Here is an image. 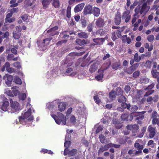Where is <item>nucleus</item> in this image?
I'll return each instance as SVG.
<instances>
[{
  "label": "nucleus",
  "instance_id": "43",
  "mask_svg": "<svg viewBox=\"0 0 159 159\" xmlns=\"http://www.w3.org/2000/svg\"><path fill=\"white\" fill-rule=\"evenodd\" d=\"M110 98L113 100L116 98L115 92L114 91H112L109 93Z\"/></svg>",
  "mask_w": 159,
  "mask_h": 159
},
{
  "label": "nucleus",
  "instance_id": "38",
  "mask_svg": "<svg viewBox=\"0 0 159 159\" xmlns=\"http://www.w3.org/2000/svg\"><path fill=\"white\" fill-rule=\"evenodd\" d=\"M16 0H11L10 2V3L11 4L10 7H15L18 6V4L16 3Z\"/></svg>",
  "mask_w": 159,
  "mask_h": 159
},
{
  "label": "nucleus",
  "instance_id": "19",
  "mask_svg": "<svg viewBox=\"0 0 159 159\" xmlns=\"http://www.w3.org/2000/svg\"><path fill=\"white\" fill-rule=\"evenodd\" d=\"M18 57H14V55L12 54H8L7 57V59L9 61H16L18 60Z\"/></svg>",
  "mask_w": 159,
  "mask_h": 159
},
{
  "label": "nucleus",
  "instance_id": "49",
  "mask_svg": "<svg viewBox=\"0 0 159 159\" xmlns=\"http://www.w3.org/2000/svg\"><path fill=\"white\" fill-rule=\"evenodd\" d=\"M151 66V62L149 60H147L144 64V66L145 67L148 68H150Z\"/></svg>",
  "mask_w": 159,
  "mask_h": 159
},
{
  "label": "nucleus",
  "instance_id": "32",
  "mask_svg": "<svg viewBox=\"0 0 159 159\" xmlns=\"http://www.w3.org/2000/svg\"><path fill=\"white\" fill-rule=\"evenodd\" d=\"M78 36L82 38H87L88 37L87 34L85 32H82L78 34Z\"/></svg>",
  "mask_w": 159,
  "mask_h": 159
},
{
  "label": "nucleus",
  "instance_id": "47",
  "mask_svg": "<svg viewBox=\"0 0 159 159\" xmlns=\"http://www.w3.org/2000/svg\"><path fill=\"white\" fill-rule=\"evenodd\" d=\"M99 138L101 143H105L106 138L103 135H99Z\"/></svg>",
  "mask_w": 159,
  "mask_h": 159
},
{
  "label": "nucleus",
  "instance_id": "18",
  "mask_svg": "<svg viewBox=\"0 0 159 159\" xmlns=\"http://www.w3.org/2000/svg\"><path fill=\"white\" fill-rule=\"evenodd\" d=\"M110 143L107 144L104 146H101L99 150V152L101 153L105 151H106L110 148Z\"/></svg>",
  "mask_w": 159,
  "mask_h": 159
},
{
  "label": "nucleus",
  "instance_id": "8",
  "mask_svg": "<svg viewBox=\"0 0 159 159\" xmlns=\"http://www.w3.org/2000/svg\"><path fill=\"white\" fill-rule=\"evenodd\" d=\"M3 78L5 80V84L8 86H11L13 80V76L8 74H6L3 76Z\"/></svg>",
  "mask_w": 159,
  "mask_h": 159
},
{
  "label": "nucleus",
  "instance_id": "26",
  "mask_svg": "<svg viewBox=\"0 0 159 159\" xmlns=\"http://www.w3.org/2000/svg\"><path fill=\"white\" fill-rule=\"evenodd\" d=\"M24 90L25 91H23V92H24L25 91L26 93H22L19 95V99L20 100H21L22 101L24 100L26 97V93L27 94V91H26L25 88Z\"/></svg>",
  "mask_w": 159,
  "mask_h": 159
},
{
  "label": "nucleus",
  "instance_id": "20",
  "mask_svg": "<svg viewBox=\"0 0 159 159\" xmlns=\"http://www.w3.org/2000/svg\"><path fill=\"white\" fill-rule=\"evenodd\" d=\"M113 123L116 125V127L117 129H120L122 127V125L120 121L118 120L115 119L112 120Z\"/></svg>",
  "mask_w": 159,
  "mask_h": 159
},
{
  "label": "nucleus",
  "instance_id": "51",
  "mask_svg": "<svg viewBox=\"0 0 159 159\" xmlns=\"http://www.w3.org/2000/svg\"><path fill=\"white\" fill-rule=\"evenodd\" d=\"M84 40H81L80 39H77L76 40V43L80 46H82L84 45Z\"/></svg>",
  "mask_w": 159,
  "mask_h": 159
},
{
  "label": "nucleus",
  "instance_id": "6",
  "mask_svg": "<svg viewBox=\"0 0 159 159\" xmlns=\"http://www.w3.org/2000/svg\"><path fill=\"white\" fill-rule=\"evenodd\" d=\"M11 103V110L8 109V112L13 113L15 111H17L20 109L19 103L17 102L13 101L11 99H10Z\"/></svg>",
  "mask_w": 159,
  "mask_h": 159
},
{
  "label": "nucleus",
  "instance_id": "37",
  "mask_svg": "<svg viewBox=\"0 0 159 159\" xmlns=\"http://www.w3.org/2000/svg\"><path fill=\"white\" fill-rule=\"evenodd\" d=\"M52 5L55 8L58 7L60 6L59 0H53Z\"/></svg>",
  "mask_w": 159,
  "mask_h": 159
},
{
  "label": "nucleus",
  "instance_id": "42",
  "mask_svg": "<svg viewBox=\"0 0 159 159\" xmlns=\"http://www.w3.org/2000/svg\"><path fill=\"white\" fill-rule=\"evenodd\" d=\"M93 41L97 44H99L100 42H104V39L103 38L99 39L98 38L94 39L93 40Z\"/></svg>",
  "mask_w": 159,
  "mask_h": 159
},
{
  "label": "nucleus",
  "instance_id": "28",
  "mask_svg": "<svg viewBox=\"0 0 159 159\" xmlns=\"http://www.w3.org/2000/svg\"><path fill=\"white\" fill-rule=\"evenodd\" d=\"M143 57L139 56L138 53H136L134 57V59L135 61L136 62H139L142 59V57Z\"/></svg>",
  "mask_w": 159,
  "mask_h": 159
},
{
  "label": "nucleus",
  "instance_id": "54",
  "mask_svg": "<svg viewBox=\"0 0 159 159\" xmlns=\"http://www.w3.org/2000/svg\"><path fill=\"white\" fill-rule=\"evenodd\" d=\"M144 96L145 97L148 96V95L152 94L154 92V90H148Z\"/></svg>",
  "mask_w": 159,
  "mask_h": 159
},
{
  "label": "nucleus",
  "instance_id": "7",
  "mask_svg": "<svg viewBox=\"0 0 159 159\" xmlns=\"http://www.w3.org/2000/svg\"><path fill=\"white\" fill-rule=\"evenodd\" d=\"M58 27L57 26H55L52 28L47 31V35L49 36H53L55 35H58L59 34L58 31Z\"/></svg>",
  "mask_w": 159,
  "mask_h": 159
},
{
  "label": "nucleus",
  "instance_id": "21",
  "mask_svg": "<svg viewBox=\"0 0 159 159\" xmlns=\"http://www.w3.org/2000/svg\"><path fill=\"white\" fill-rule=\"evenodd\" d=\"M139 140H137L136 141L134 144V147L137 149L138 150H142L144 146L142 145H140L139 143Z\"/></svg>",
  "mask_w": 159,
  "mask_h": 159
},
{
  "label": "nucleus",
  "instance_id": "14",
  "mask_svg": "<svg viewBox=\"0 0 159 159\" xmlns=\"http://www.w3.org/2000/svg\"><path fill=\"white\" fill-rule=\"evenodd\" d=\"M84 12L85 15L92 13L93 12L92 6L89 5L85 7L84 9Z\"/></svg>",
  "mask_w": 159,
  "mask_h": 159
},
{
  "label": "nucleus",
  "instance_id": "62",
  "mask_svg": "<svg viewBox=\"0 0 159 159\" xmlns=\"http://www.w3.org/2000/svg\"><path fill=\"white\" fill-rule=\"evenodd\" d=\"M157 113L156 111H153L151 115V118L153 119V118H157Z\"/></svg>",
  "mask_w": 159,
  "mask_h": 159
},
{
  "label": "nucleus",
  "instance_id": "25",
  "mask_svg": "<svg viewBox=\"0 0 159 159\" xmlns=\"http://www.w3.org/2000/svg\"><path fill=\"white\" fill-rule=\"evenodd\" d=\"M151 74L152 77L154 78L157 79L159 77V72H157L156 70H152L151 71Z\"/></svg>",
  "mask_w": 159,
  "mask_h": 159
},
{
  "label": "nucleus",
  "instance_id": "34",
  "mask_svg": "<svg viewBox=\"0 0 159 159\" xmlns=\"http://www.w3.org/2000/svg\"><path fill=\"white\" fill-rule=\"evenodd\" d=\"M14 82L16 84H21L22 83L21 80L17 76L15 77L14 79Z\"/></svg>",
  "mask_w": 159,
  "mask_h": 159
},
{
  "label": "nucleus",
  "instance_id": "46",
  "mask_svg": "<svg viewBox=\"0 0 159 159\" xmlns=\"http://www.w3.org/2000/svg\"><path fill=\"white\" fill-rule=\"evenodd\" d=\"M124 29V27L121 28L119 30L117 31L116 32L117 35L119 38L121 37V32L123 31Z\"/></svg>",
  "mask_w": 159,
  "mask_h": 159
},
{
  "label": "nucleus",
  "instance_id": "1",
  "mask_svg": "<svg viewBox=\"0 0 159 159\" xmlns=\"http://www.w3.org/2000/svg\"><path fill=\"white\" fill-rule=\"evenodd\" d=\"M66 103L64 102H58L55 100L46 104V108L51 111V115L55 120L56 123L60 125H65L66 119L64 115L58 111L62 112L66 108Z\"/></svg>",
  "mask_w": 159,
  "mask_h": 159
},
{
  "label": "nucleus",
  "instance_id": "48",
  "mask_svg": "<svg viewBox=\"0 0 159 159\" xmlns=\"http://www.w3.org/2000/svg\"><path fill=\"white\" fill-rule=\"evenodd\" d=\"M139 129V126L138 124L133 125L132 131L134 133H135Z\"/></svg>",
  "mask_w": 159,
  "mask_h": 159
},
{
  "label": "nucleus",
  "instance_id": "57",
  "mask_svg": "<svg viewBox=\"0 0 159 159\" xmlns=\"http://www.w3.org/2000/svg\"><path fill=\"white\" fill-rule=\"evenodd\" d=\"M94 99L95 101L98 104H99L101 102V101L98 95H96L94 97Z\"/></svg>",
  "mask_w": 159,
  "mask_h": 159
},
{
  "label": "nucleus",
  "instance_id": "11",
  "mask_svg": "<svg viewBox=\"0 0 159 159\" xmlns=\"http://www.w3.org/2000/svg\"><path fill=\"white\" fill-rule=\"evenodd\" d=\"M156 128L152 127L151 125H150L148 128V131L149 132V136L150 138H152L155 136L156 134Z\"/></svg>",
  "mask_w": 159,
  "mask_h": 159
},
{
  "label": "nucleus",
  "instance_id": "56",
  "mask_svg": "<svg viewBox=\"0 0 159 159\" xmlns=\"http://www.w3.org/2000/svg\"><path fill=\"white\" fill-rule=\"evenodd\" d=\"M13 66L18 69H19L21 67L20 63L19 62H15L13 64Z\"/></svg>",
  "mask_w": 159,
  "mask_h": 159
},
{
  "label": "nucleus",
  "instance_id": "15",
  "mask_svg": "<svg viewBox=\"0 0 159 159\" xmlns=\"http://www.w3.org/2000/svg\"><path fill=\"white\" fill-rule=\"evenodd\" d=\"M84 7V4L83 3L79 4L75 7L74 11L75 12L77 13L82 10Z\"/></svg>",
  "mask_w": 159,
  "mask_h": 159
},
{
  "label": "nucleus",
  "instance_id": "50",
  "mask_svg": "<svg viewBox=\"0 0 159 159\" xmlns=\"http://www.w3.org/2000/svg\"><path fill=\"white\" fill-rule=\"evenodd\" d=\"M77 150L76 149H72L69 151L68 155L71 156L74 155L76 153Z\"/></svg>",
  "mask_w": 159,
  "mask_h": 159
},
{
  "label": "nucleus",
  "instance_id": "23",
  "mask_svg": "<svg viewBox=\"0 0 159 159\" xmlns=\"http://www.w3.org/2000/svg\"><path fill=\"white\" fill-rule=\"evenodd\" d=\"M18 89L19 87L17 86H13L11 88L13 94L15 96H16L19 94L20 92Z\"/></svg>",
  "mask_w": 159,
  "mask_h": 159
},
{
  "label": "nucleus",
  "instance_id": "17",
  "mask_svg": "<svg viewBox=\"0 0 159 159\" xmlns=\"http://www.w3.org/2000/svg\"><path fill=\"white\" fill-rule=\"evenodd\" d=\"M122 40L124 43L126 42L128 44H130L131 42V39L129 37H128L126 35H123L122 36Z\"/></svg>",
  "mask_w": 159,
  "mask_h": 159
},
{
  "label": "nucleus",
  "instance_id": "33",
  "mask_svg": "<svg viewBox=\"0 0 159 159\" xmlns=\"http://www.w3.org/2000/svg\"><path fill=\"white\" fill-rule=\"evenodd\" d=\"M76 108L78 114L80 115H82L84 113V109L83 107H78Z\"/></svg>",
  "mask_w": 159,
  "mask_h": 159
},
{
  "label": "nucleus",
  "instance_id": "61",
  "mask_svg": "<svg viewBox=\"0 0 159 159\" xmlns=\"http://www.w3.org/2000/svg\"><path fill=\"white\" fill-rule=\"evenodd\" d=\"M98 33V35L100 36L103 35L105 33L104 31L103 30V29H100L97 30Z\"/></svg>",
  "mask_w": 159,
  "mask_h": 159
},
{
  "label": "nucleus",
  "instance_id": "52",
  "mask_svg": "<svg viewBox=\"0 0 159 159\" xmlns=\"http://www.w3.org/2000/svg\"><path fill=\"white\" fill-rule=\"evenodd\" d=\"M70 10L71 7L69 6L68 7L66 11V16L68 18H70L71 16Z\"/></svg>",
  "mask_w": 159,
  "mask_h": 159
},
{
  "label": "nucleus",
  "instance_id": "60",
  "mask_svg": "<svg viewBox=\"0 0 159 159\" xmlns=\"http://www.w3.org/2000/svg\"><path fill=\"white\" fill-rule=\"evenodd\" d=\"M71 143L70 141L65 140V142L64 144L65 147L67 148L70 145Z\"/></svg>",
  "mask_w": 159,
  "mask_h": 159
},
{
  "label": "nucleus",
  "instance_id": "40",
  "mask_svg": "<svg viewBox=\"0 0 159 159\" xmlns=\"http://www.w3.org/2000/svg\"><path fill=\"white\" fill-rule=\"evenodd\" d=\"M20 35V33L19 32L14 31L13 32V36L14 38L16 39H18L19 38Z\"/></svg>",
  "mask_w": 159,
  "mask_h": 159
},
{
  "label": "nucleus",
  "instance_id": "10",
  "mask_svg": "<svg viewBox=\"0 0 159 159\" xmlns=\"http://www.w3.org/2000/svg\"><path fill=\"white\" fill-rule=\"evenodd\" d=\"M100 62L99 61H95L91 65L89 69L91 73H93L98 68L99 66Z\"/></svg>",
  "mask_w": 159,
  "mask_h": 159
},
{
  "label": "nucleus",
  "instance_id": "22",
  "mask_svg": "<svg viewBox=\"0 0 159 159\" xmlns=\"http://www.w3.org/2000/svg\"><path fill=\"white\" fill-rule=\"evenodd\" d=\"M104 24L103 20L101 18H99L97 20L96 25L98 26L101 27Z\"/></svg>",
  "mask_w": 159,
  "mask_h": 159
},
{
  "label": "nucleus",
  "instance_id": "13",
  "mask_svg": "<svg viewBox=\"0 0 159 159\" xmlns=\"http://www.w3.org/2000/svg\"><path fill=\"white\" fill-rule=\"evenodd\" d=\"M108 67H107L106 69H102L101 68L98 70V73L99 74L97 75L95 77L96 79L98 81H101L103 77V72L104 70L107 69Z\"/></svg>",
  "mask_w": 159,
  "mask_h": 159
},
{
  "label": "nucleus",
  "instance_id": "64",
  "mask_svg": "<svg viewBox=\"0 0 159 159\" xmlns=\"http://www.w3.org/2000/svg\"><path fill=\"white\" fill-rule=\"evenodd\" d=\"M151 30L152 32L155 31L156 32H158L159 31V26L153 27Z\"/></svg>",
  "mask_w": 159,
  "mask_h": 159
},
{
  "label": "nucleus",
  "instance_id": "63",
  "mask_svg": "<svg viewBox=\"0 0 159 159\" xmlns=\"http://www.w3.org/2000/svg\"><path fill=\"white\" fill-rule=\"evenodd\" d=\"M142 154V150H138L136 151L135 149L134 154L135 156H138Z\"/></svg>",
  "mask_w": 159,
  "mask_h": 159
},
{
  "label": "nucleus",
  "instance_id": "29",
  "mask_svg": "<svg viewBox=\"0 0 159 159\" xmlns=\"http://www.w3.org/2000/svg\"><path fill=\"white\" fill-rule=\"evenodd\" d=\"M121 120L123 121H128L129 120V114L128 113L123 114L120 117Z\"/></svg>",
  "mask_w": 159,
  "mask_h": 159
},
{
  "label": "nucleus",
  "instance_id": "24",
  "mask_svg": "<svg viewBox=\"0 0 159 159\" xmlns=\"http://www.w3.org/2000/svg\"><path fill=\"white\" fill-rule=\"evenodd\" d=\"M76 120L74 116H72L70 118V124H66L65 125H74L76 123Z\"/></svg>",
  "mask_w": 159,
  "mask_h": 159
},
{
  "label": "nucleus",
  "instance_id": "59",
  "mask_svg": "<svg viewBox=\"0 0 159 159\" xmlns=\"http://www.w3.org/2000/svg\"><path fill=\"white\" fill-rule=\"evenodd\" d=\"M154 86V83H152L151 84L148 85L147 87L146 88L144 89V90H151L152 89Z\"/></svg>",
  "mask_w": 159,
  "mask_h": 159
},
{
  "label": "nucleus",
  "instance_id": "12",
  "mask_svg": "<svg viewBox=\"0 0 159 159\" xmlns=\"http://www.w3.org/2000/svg\"><path fill=\"white\" fill-rule=\"evenodd\" d=\"M130 11L129 10L125 11L122 15V19L125 20V22L127 23L131 18V15L129 14Z\"/></svg>",
  "mask_w": 159,
  "mask_h": 159
},
{
  "label": "nucleus",
  "instance_id": "55",
  "mask_svg": "<svg viewBox=\"0 0 159 159\" xmlns=\"http://www.w3.org/2000/svg\"><path fill=\"white\" fill-rule=\"evenodd\" d=\"M154 39V36L153 35H150L148 36L147 40L149 42H151Z\"/></svg>",
  "mask_w": 159,
  "mask_h": 159
},
{
  "label": "nucleus",
  "instance_id": "39",
  "mask_svg": "<svg viewBox=\"0 0 159 159\" xmlns=\"http://www.w3.org/2000/svg\"><path fill=\"white\" fill-rule=\"evenodd\" d=\"M147 129L146 127H143L141 129L142 133L139 134L138 137L140 138H142L144 135V133L145 132Z\"/></svg>",
  "mask_w": 159,
  "mask_h": 159
},
{
  "label": "nucleus",
  "instance_id": "30",
  "mask_svg": "<svg viewBox=\"0 0 159 159\" xmlns=\"http://www.w3.org/2000/svg\"><path fill=\"white\" fill-rule=\"evenodd\" d=\"M100 13V10L99 8L97 7H94L93 14L95 16H98Z\"/></svg>",
  "mask_w": 159,
  "mask_h": 159
},
{
  "label": "nucleus",
  "instance_id": "31",
  "mask_svg": "<svg viewBox=\"0 0 159 159\" xmlns=\"http://www.w3.org/2000/svg\"><path fill=\"white\" fill-rule=\"evenodd\" d=\"M140 81L141 83L147 84L149 82V79L145 77H143L140 79Z\"/></svg>",
  "mask_w": 159,
  "mask_h": 159
},
{
  "label": "nucleus",
  "instance_id": "58",
  "mask_svg": "<svg viewBox=\"0 0 159 159\" xmlns=\"http://www.w3.org/2000/svg\"><path fill=\"white\" fill-rule=\"evenodd\" d=\"M22 19L25 22H28V16L26 14H24L21 16Z\"/></svg>",
  "mask_w": 159,
  "mask_h": 159
},
{
  "label": "nucleus",
  "instance_id": "16",
  "mask_svg": "<svg viewBox=\"0 0 159 159\" xmlns=\"http://www.w3.org/2000/svg\"><path fill=\"white\" fill-rule=\"evenodd\" d=\"M121 15L120 14L116 15L115 18V23L117 25H119L121 22Z\"/></svg>",
  "mask_w": 159,
  "mask_h": 159
},
{
  "label": "nucleus",
  "instance_id": "41",
  "mask_svg": "<svg viewBox=\"0 0 159 159\" xmlns=\"http://www.w3.org/2000/svg\"><path fill=\"white\" fill-rule=\"evenodd\" d=\"M121 106L124 108H127L128 110H130L131 106L130 104H127L125 102H123L122 103Z\"/></svg>",
  "mask_w": 159,
  "mask_h": 159
},
{
  "label": "nucleus",
  "instance_id": "53",
  "mask_svg": "<svg viewBox=\"0 0 159 159\" xmlns=\"http://www.w3.org/2000/svg\"><path fill=\"white\" fill-rule=\"evenodd\" d=\"M135 149H130L129 150L128 154L131 157H134L135 156L134 154Z\"/></svg>",
  "mask_w": 159,
  "mask_h": 159
},
{
  "label": "nucleus",
  "instance_id": "45",
  "mask_svg": "<svg viewBox=\"0 0 159 159\" xmlns=\"http://www.w3.org/2000/svg\"><path fill=\"white\" fill-rule=\"evenodd\" d=\"M118 101L121 103L125 102H126V98L124 96L121 95Z\"/></svg>",
  "mask_w": 159,
  "mask_h": 159
},
{
  "label": "nucleus",
  "instance_id": "2",
  "mask_svg": "<svg viewBox=\"0 0 159 159\" xmlns=\"http://www.w3.org/2000/svg\"><path fill=\"white\" fill-rule=\"evenodd\" d=\"M84 52H82L80 53H70L66 57V59L62 62L61 66H60L61 68L63 70L67 68L66 70V73L67 74V75H70V76L73 77L76 74V72H73L71 73H70L71 71L73 70V68L71 67H69L71 66L73 64V62L72 61L70 57L73 56L74 55H76L78 56L81 55L83 54Z\"/></svg>",
  "mask_w": 159,
  "mask_h": 159
},
{
  "label": "nucleus",
  "instance_id": "44",
  "mask_svg": "<svg viewBox=\"0 0 159 159\" xmlns=\"http://www.w3.org/2000/svg\"><path fill=\"white\" fill-rule=\"evenodd\" d=\"M120 63L119 62H116L112 65L111 66L112 68L114 70H116L117 67L120 66Z\"/></svg>",
  "mask_w": 159,
  "mask_h": 159
},
{
  "label": "nucleus",
  "instance_id": "35",
  "mask_svg": "<svg viewBox=\"0 0 159 159\" xmlns=\"http://www.w3.org/2000/svg\"><path fill=\"white\" fill-rule=\"evenodd\" d=\"M123 93L122 90L120 87H117L116 91V95H122Z\"/></svg>",
  "mask_w": 159,
  "mask_h": 159
},
{
  "label": "nucleus",
  "instance_id": "4",
  "mask_svg": "<svg viewBox=\"0 0 159 159\" xmlns=\"http://www.w3.org/2000/svg\"><path fill=\"white\" fill-rule=\"evenodd\" d=\"M52 39V38H48L43 40H38L37 44L38 47L40 50H44L46 48V46L49 44L50 42Z\"/></svg>",
  "mask_w": 159,
  "mask_h": 159
},
{
  "label": "nucleus",
  "instance_id": "5",
  "mask_svg": "<svg viewBox=\"0 0 159 159\" xmlns=\"http://www.w3.org/2000/svg\"><path fill=\"white\" fill-rule=\"evenodd\" d=\"M2 97H3L2 102H0V109L1 110L3 111H8L9 109L8 108L9 106V103L7 101V98L4 97L3 95L1 96Z\"/></svg>",
  "mask_w": 159,
  "mask_h": 159
},
{
  "label": "nucleus",
  "instance_id": "36",
  "mask_svg": "<svg viewBox=\"0 0 159 159\" xmlns=\"http://www.w3.org/2000/svg\"><path fill=\"white\" fill-rule=\"evenodd\" d=\"M152 123L154 125H157L159 126V118H153Z\"/></svg>",
  "mask_w": 159,
  "mask_h": 159
},
{
  "label": "nucleus",
  "instance_id": "3",
  "mask_svg": "<svg viewBox=\"0 0 159 159\" xmlns=\"http://www.w3.org/2000/svg\"><path fill=\"white\" fill-rule=\"evenodd\" d=\"M25 111L22 113L21 116L19 117L20 122L23 125L29 124L33 119V117L31 115V106L30 103H27Z\"/></svg>",
  "mask_w": 159,
  "mask_h": 159
},
{
  "label": "nucleus",
  "instance_id": "9",
  "mask_svg": "<svg viewBox=\"0 0 159 159\" xmlns=\"http://www.w3.org/2000/svg\"><path fill=\"white\" fill-rule=\"evenodd\" d=\"M150 7L148 6L146 3H144L142 6L141 9L140 10L139 13L140 14H146L149 10Z\"/></svg>",
  "mask_w": 159,
  "mask_h": 159
},
{
  "label": "nucleus",
  "instance_id": "27",
  "mask_svg": "<svg viewBox=\"0 0 159 159\" xmlns=\"http://www.w3.org/2000/svg\"><path fill=\"white\" fill-rule=\"evenodd\" d=\"M52 0H43L42 1V4L44 8L47 7L50 4Z\"/></svg>",
  "mask_w": 159,
  "mask_h": 159
}]
</instances>
